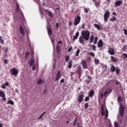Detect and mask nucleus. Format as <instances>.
<instances>
[{"label":"nucleus","instance_id":"nucleus-20","mask_svg":"<svg viewBox=\"0 0 127 127\" xmlns=\"http://www.w3.org/2000/svg\"><path fill=\"white\" fill-rule=\"evenodd\" d=\"M19 30H20V33H21V34L23 36H24L25 33H24V29L23 28V27H22V26H20L19 28Z\"/></svg>","mask_w":127,"mask_h":127},{"label":"nucleus","instance_id":"nucleus-58","mask_svg":"<svg viewBox=\"0 0 127 127\" xmlns=\"http://www.w3.org/2000/svg\"><path fill=\"white\" fill-rule=\"evenodd\" d=\"M8 85H9V83H8V82H6L4 84V86H6V87H8Z\"/></svg>","mask_w":127,"mask_h":127},{"label":"nucleus","instance_id":"nucleus-1","mask_svg":"<svg viewBox=\"0 0 127 127\" xmlns=\"http://www.w3.org/2000/svg\"><path fill=\"white\" fill-rule=\"evenodd\" d=\"M82 36L84 38L85 40L88 41L89 38H90V32L89 31H82Z\"/></svg>","mask_w":127,"mask_h":127},{"label":"nucleus","instance_id":"nucleus-43","mask_svg":"<svg viewBox=\"0 0 127 127\" xmlns=\"http://www.w3.org/2000/svg\"><path fill=\"white\" fill-rule=\"evenodd\" d=\"M103 69L104 71H107V69H108V66L107 65H103Z\"/></svg>","mask_w":127,"mask_h":127},{"label":"nucleus","instance_id":"nucleus-49","mask_svg":"<svg viewBox=\"0 0 127 127\" xmlns=\"http://www.w3.org/2000/svg\"><path fill=\"white\" fill-rule=\"evenodd\" d=\"M0 43H1V44H3L4 41H3V39H2L1 38V36H0Z\"/></svg>","mask_w":127,"mask_h":127},{"label":"nucleus","instance_id":"nucleus-11","mask_svg":"<svg viewBox=\"0 0 127 127\" xmlns=\"http://www.w3.org/2000/svg\"><path fill=\"white\" fill-rule=\"evenodd\" d=\"M77 73H78V75H79V78L81 77V74H82V69L80 66H78L77 67L76 70Z\"/></svg>","mask_w":127,"mask_h":127},{"label":"nucleus","instance_id":"nucleus-34","mask_svg":"<svg viewBox=\"0 0 127 127\" xmlns=\"http://www.w3.org/2000/svg\"><path fill=\"white\" fill-rule=\"evenodd\" d=\"M45 114H46V111H45L44 113H43L38 118L39 120H40V119H42V118H43V117H44V115H45Z\"/></svg>","mask_w":127,"mask_h":127},{"label":"nucleus","instance_id":"nucleus-7","mask_svg":"<svg viewBox=\"0 0 127 127\" xmlns=\"http://www.w3.org/2000/svg\"><path fill=\"white\" fill-rule=\"evenodd\" d=\"M47 29L48 30V35H49V36H51V35H52V34H53V33L52 32V29H51V26H50V25H49L47 27Z\"/></svg>","mask_w":127,"mask_h":127},{"label":"nucleus","instance_id":"nucleus-44","mask_svg":"<svg viewBox=\"0 0 127 127\" xmlns=\"http://www.w3.org/2000/svg\"><path fill=\"white\" fill-rule=\"evenodd\" d=\"M88 107H89V104H88V103H86L84 104L85 109H88Z\"/></svg>","mask_w":127,"mask_h":127},{"label":"nucleus","instance_id":"nucleus-14","mask_svg":"<svg viewBox=\"0 0 127 127\" xmlns=\"http://www.w3.org/2000/svg\"><path fill=\"white\" fill-rule=\"evenodd\" d=\"M60 78H61V72H60V71H58L56 75L55 81H58V80H59Z\"/></svg>","mask_w":127,"mask_h":127},{"label":"nucleus","instance_id":"nucleus-48","mask_svg":"<svg viewBox=\"0 0 127 127\" xmlns=\"http://www.w3.org/2000/svg\"><path fill=\"white\" fill-rule=\"evenodd\" d=\"M122 57H123V58H127V54L124 53L122 55Z\"/></svg>","mask_w":127,"mask_h":127},{"label":"nucleus","instance_id":"nucleus-62","mask_svg":"<svg viewBox=\"0 0 127 127\" xmlns=\"http://www.w3.org/2000/svg\"><path fill=\"white\" fill-rule=\"evenodd\" d=\"M126 49H127V46H124L123 48V50H124L125 51V50H126Z\"/></svg>","mask_w":127,"mask_h":127},{"label":"nucleus","instance_id":"nucleus-15","mask_svg":"<svg viewBox=\"0 0 127 127\" xmlns=\"http://www.w3.org/2000/svg\"><path fill=\"white\" fill-rule=\"evenodd\" d=\"M79 40L81 44H84L85 43V38L82 36L79 37Z\"/></svg>","mask_w":127,"mask_h":127},{"label":"nucleus","instance_id":"nucleus-2","mask_svg":"<svg viewBox=\"0 0 127 127\" xmlns=\"http://www.w3.org/2000/svg\"><path fill=\"white\" fill-rule=\"evenodd\" d=\"M126 108L125 107V106L123 105V104L120 103V108H119V112L120 114V117L121 118H123L124 116V114H125V110Z\"/></svg>","mask_w":127,"mask_h":127},{"label":"nucleus","instance_id":"nucleus-36","mask_svg":"<svg viewBox=\"0 0 127 127\" xmlns=\"http://www.w3.org/2000/svg\"><path fill=\"white\" fill-rule=\"evenodd\" d=\"M7 104H9L10 105H14V103L12 100H8Z\"/></svg>","mask_w":127,"mask_h":127},{"label":"nucleus","instance_id":"nucleus-32","mask_svg":"<svg viewBox=\"0 0 127 127\" xmlns=\"http://www.w3.org/2000/svg\"><path fill=\"white\" fill-rule=\"evenodd\" d=\"M94 26L98 29V30H101V26L98 24H94Z\"/></svg>","mask_w":127,"mask_h":127},{"label":"nucleus","instance_id":"nucleus-16","mask_svg":"<svg viewBox=\"0 0 127 127\" xmlns=\"http://www.w3.org/2000/svg\"><path fill=\"white\" fill-rule=\"evenodd\" d=\"M122 3H123V1L118 0L115 2V6H120V5H121V4Z\"/></svg>","mask_w":127,"mask_h":127},{"label":"nucleus","instance_id":"nucleus-60","mask_svg":"<svg viewBox=\"0 0 127 127\" xmlns=\"http://www.w3.org/2000/svg\"><path fill=\"white\" fill-rule=\"evenodd\" d=\"M124 34H125V35H127V29H124Z\"/></svg>","mask_w":127,"mask_h":127},{"label":"nucleus","instance_id":"nucleus-52","mask_svg":"<svg viewBox=\"0 0 127 127\" xmlns=\"http://www.w3.org/2000/svg\"><path fill=\"white\" fill-rule=\"evenodd\" d=\"M104 96H105V94H103V93H100V97H101V98H103L104 97Z\"/></svg>","mask_w":127,"mask_h":127},{"label":"nucleus","instance_id":"nucleus-24","mask_svg":"<svg viewBox=\"0 0 127 127\" xmlns=\"http://www.w3.org/2000/svg\"><path fill=\"white\" fill-rule=\"evenodd\" d=\"M111 61H112V62H118V58H117L114 56H111Z\"/></svg>","mask_w":127,"mask_h":127},{"label":"nucleus","instance_id":"nucleus-42","mask_svg":"<svg viewBox=\"0 0 127 127\" xmlns=\"http://www.w3.org/2000/svg\"><path fill=\"white\" fill-rule=\"evenodd\" d=\"M89 55L90 56H92V57H94L95 56V54L93 52H89Z\"/></svg>","mask_w":127,"mask_h":127},{"label":"nucleus","instance_id":"nucleus-17","mask_svg":"<svg viewBox=\"0 0 127 127\" xmlns=\"http://www.w3.org/2000/svg\"><path fill=\"white\" fill-rule=\"evenodd\" d=\"M56 52L57 54H59L61 52V49H60V46L59 45H57L56 46Z\"/></svg>","mask_w":127,"mask_h":127},{"label":"nucleus","instance_id":"nucleus-5","mask_svg":"<svg viewBox=\"0 0 127 127\" xmlns=\"http://www.w3.org/2000/svg\"><path fill=\"white\" fill-rule=\"evenodd\" d=\"M110 11L109 10H107L104 14V19L105 22H107L108 21V19H109V17H110Z\"/></svg>","mask_w":127,"mask_h":127},{"label":"nucleus","instance_id":"nucleus-28","mask_svg":"<svg viewBox=\"0 0 127 127\" xmlns=\"http://www.w3.org/2000/svg\"><path fill=\"white\" fill-rule=\"evenodd\" d=\"M117 68H116V67L115 66V65H113L111 66L110 70L112 72V73H114V72H115V71H116Z\"/></svg>","mask_w":127,"mask_h":127},{"label":"nucleus","instance_id":"nucleus-57","mask_svg":"<svg viewBox=\"0 0 127 127\" xmlns=\"http://www.w3.org/2000/svg\"><path fill=\"white\" fill-rule=\"evenodd\" d=\"M64 82H65V80L64 79V78H62L60 81V82L62 83H64Z\"/></svg>","mask_w":127,"mask_h":127},{"label":"nucleus","instance_id":"nucleus-12","mask_svg":"<svg viewBox=\"0 0 127 127\" xmlns=\"http://www.w3.org/2000/svg\"><path fill=\"white\" fill-rule=\"evenodd\" d=\"M103 46H104V43L103 42V40H99L97 44V47L100 48L101 47H103Z\"/></svg>","mask_w":127,"mask_h":127},{"label":"nucleus","instance_id":"nucleus-30","mask_svg":"<svg viewBox=\"0 0 127 127\" xmlns=\"http://www.w3.org/2000/svg\"><path fill=\"white\" fill-rule=\"evenodd\" d=\"M108 117H109V111L108 109H106L105 120H108Z\"/></svg>","mask_w":127,"mask_h":127},{"label":"nucleus","instance_id":"nucleus-25","mask_svg":"<svg viewBox=\"0 0 127 127\" xmlns=\"http://www.w3.org/2000/svg\"><path fill=\"white\" fill-rule=\"evenodd\" d=\"M111 93H112V89H109L108 90H107L104 92V96L106 97L107 95L111 94Z\"/></svg>","mask_w":127,"mask_h":127},{"label":"nucleus","instance_id":"nucleus-31","mask_svg":"<svg viewBox=\"0 0 127 127\" xmlns=\"http://www.w3.org/2000/svg\"><path fill=\"white\" fill-rule=\"evenodd\" d=\"M45 81L43 79H39L37 81V84H43V83H45Z\"/></svg>","mask_w":127,"mask_h":127},{"label":"nucleus","instance_id":"nucleus-6","mask_svg":"<svg viewBox=\"0 0 127 127\" xmlns=\"http://www.w3.org/2000/svg\"><path fill=\"white\" fill-rule=\"evenodd\" d=\"M10 72L12 76H16L18 74V71L15 68H12L10 69Z\"/></svg>","mask_w":127,"mask_h":127},{"label":"nucleus","instance_id":"nucleus-23","mask_svg":"<svg viewBox=\"0 0 127 127\" xmlns=\"http://www.w3.org/2000/svg\"><path fill=\"white\" fill-rule=\"evenodd\" d=\"M72 66H73V62L72 61H70L68 62V69H71L72 68Z\"/></svg>","mask_w":127,"mask_h":127},{"label":"nucleus","instance_id":"nucleus-54","mask_svg":"<svg viewBox=\"0 0 127 127\" xmlns=\"http://www.w3.org/2000/svg\"><path fill=\"white\" fill-rule=\"evenodd\" d=\"M32 69V70H33V71H34V70H35V69H36V65H33Z\"/></svg>","mask_w":127,"mask_h":127},{"label":"nucleus","instance_id":"nucleus-50","mask_svg":"<svg viewBox=\"0 0 127 127\" xmlns=\"http://www.w3.org/2000/svg\"><path fill=\"white\" fill-rule=\"evenodd\" d=\"M29 54V52H26L25 54V58L26 59L27 57H28V55Z\"/></svg>","mask_w":127,"mask_h":127},{"label":"nucleus","instance_id":"nucleus-45","mask_svg":"<svg viewBox=\"0 0 127 127\" xmlns=\"http://www.w3.org/2000/svg\"><path fill=\"white\" fill-rule=\"evenodd\" d=\"M110 21H115L116 20V17H113L112 18H110Z\"/></svg>","mask_w":127,"mask_h":127},{"label":"nucleus","instance_id":"nucleus-21","mask_svg":"<svg viewBox=\"0 0 127 127\" xmlns=\"http://www.w3.org/2000/svg\"><path fill=\"white\" fill-rule=\"evenodd\" d=\"M87 78L89 79H87L86 80V82L87 83V85H89V84H90V82H91V81H92V77L90 76V75H88L87 76Z\"/></svg>","mask_w":127,"mask_h":127},{"label":"nucleus","instance_id":"nucleus-18","mask_svg":"<svg viewBox=\"0 0 127 127\" xmlns=\"http://www.w3.org/2000/svg\"><path fill=\"white\" fill-rule=\"evenodd\" d=\"M89 97H94V95H95V92H94V90L92 89L90 91V92H89Z\"/></svg>","mask_w":127,"mask_h":127},{"label":"nucleus","instance_id":"nucleus-35","mask_svg":"<svg viewBox=\"0 0 127 127\" xmlns=\"http://www.w3.org/2000/svg\"><path fill=\"white\" fill-rule=\"evenodd\" d=\"M98 43V37L95 36L94 38V44L96 45Z\"/></svg>","mask_w":127,"mask_h":127},{"label":"nucleus","instance_id":"nucleus-63","mask_svg":"<svg viewBox=\"0 0 127 127\" xmlns=\"http://www.w3.org/2000/svg\"><path fill=\"white\" fill-rule=\"evenodd\" d=\"M115 127H119V124L117 123L115 124Z\"/></svg>","mask_w":127,"mask_h":127},{"label":"nucleus","instance_id":"nucleus-3","mask_svg":"<svg viewBox=\"0 0 127 127\" xmlns=\"http://www.w3.org/2000/svg\"><path fill=\"white\" fill-rule=\"evenodd\" d=\"M81 22V16H76L75 17L74 19L73 25L74 26H77Z\"/></svg>","mask_w":127,"mask_h":127},{"label":"nucleus","instance_id":"nucleus-33","mask_svg":"<svg viewBox=\"0 0 127 127\" xmlns=\"http://www.w3.org/2000/svg\"><path fill=\"white\" fill-rule=\"evenodd\" d=\"M64 58L65 59V62L66 63H68V61H69V60H70V57H69V56H65Z\"/></svg>","mask_w":127,"mask_h":127},{"label":"nucleus","instance_id":"nucleus-26","mask_svg":"<svg viewBox=\"0 0 127 127\" xmlns=\"http://www.w3.org/2000/svg\"><path fill=\"white\" fill-rule=\"evenodd\" d=\"M94 36L93 35H91L89 38V43H93L94 42Z\"/></svg>","mask_w":127,"mask_h":127},{"label":"nucleus","instance_id":"nucleus-40","mask_svg":"<svg viewBox=\"0 0 127 127\" xmlns=\"http://www.w3.org/2000/svg\"><path fill=\"white\" fill-rule=\"evenodd\" d=\"M94 63L95 64H99L100 63V61L98 59H95Z\"/></svg>","mask_w":127,"mask_h":127},{"label":"nucleus","instance_id":"nucleus-8","mask_svg":"<svg viewBox=\"0 0 127 127\" xmlns=\"http://www.w3.org/2000/svg\"><path fill=\"white\" fill-rule=\"evenodd\" d=\"M108 52L110 55H115V50L113 48H109Z\"/></svg>","mask_w":127,"mask_h":127},{"label":"nucleus","instance_id":"nucleus-10","mask_svg":"<svg viewBox=\"0 0 127 127\" xmlns=\"http://www.w3.org/2000/svg\"><path fill=\"white\" fill-rule=\"evenodd\" d=\"M81 63L84 69H87V68H88V64H87V62H86L85 60L82 61Z\"/></svg>","mask_w":127,"mask_h":127},{"label":"nucleus","instance_id":"nucleus-55","mask_svg":"<svg viewBox=\"0 0 127 127\" xmlns=\"http://www.w3.org/2000/svg\"><path fill=\"white\" fill-rule=\"evenodd\" d=\"M56 25L57 28V30H58V28H59V23H56Z\"/></svg>","mask_w":127,"mask_h":127},{"label":"nucleus","instance_id":"nucleus-19","mask_svg":"<svg viewBox=\"0 0 127 127\" xmlns=\"http://www.w3.org/2000/svg\"><path fill=\"white\" fill-rule=\"evenodd\" d=\"M79 35H80V34L78 31H77L74 36H73V41H75L76 39H78V37H79Z\"/></svg>","mask_w":127,"mask_h":127},{"label":"nucleus","instance_id":"nucleus-47","mask_svg":"<svg viewBox=\"0 0 127 127\" xmlns=\"http://www.w3.org/2000/svg\"><path fill=\"white\" fill-rule=\"evenodd\" d=\"M84 9V11L86 13H88V12H89V8H85Z\"/></svg>","mask_w":127,"mask_h":127},{"label":"nucleus","instance_id":"nucleus-53","mask_svg":"<svg viewBox=\"0 0 127 127\" xmlns=\"http://www.w3.org/2000/svg\"><path fill=\"white\" fill-rule=\"evenodd\" d=\"M72 49H73V47H70L68 50V52L70 53L71 51H72Z\"/></svg>","mask_w":127,"mask_h":127},{"label":"nucleus","instance_id":"nucleus-13","mask_svg":"<svg viewBox=\"0 0 127 127\" xmlns=\"http://www.w3.org/2000/svg\"><path fill=\"white\" fill-rule=\"evenodd\" d=\"M94 4L96 7H100V5H101V0H95Z\"/></svg>","mask_w":127,"mask_h":127},{"label":"nucleus","instance_id":"nucleus-39","mask_svg":"<svg viewBox=\"0 0 127 127\" xmlns=\"http://www.w3.org/2000/svg\"><path fill=\"white\" fill-rule=\"evenodd\" d=\"M16 11L18 13L19 12V5H18V3L16 4Z\"/></svg>","mask_w":127,"mask_h":127},{"label":"nucleus","instance_id":"nucleus-27","mask_svg":"<svg viewBox=\"0 0 127 127\" xmlns=\"http://www.w3.org/2000/svg\"><path fill=\"white\" fill-rule=\"evenodd\" d=\"M34 59H32L30 60V61L29 62V64L30 65V66H33V64H34Z\"/></svg>","mask_w":127,"mask_h":127},{"label":"nucleus","instance_id":"nucleus-46","mask_svg":"<svg viewBox=\"0 0 127 127\" xmlns=\"http://www.w3.org/2000/svg\"><path fill=\"white\" fill-rule=\"evenodd\" d=\"M115 71H116V74L119 75L120 74V68H117Z\"/></svg>","mask_w":127,"mask_h":127},{"label":"nucleus","instance_id":"nucleus-64","mask_svg":"<svg viewBox=\"0 0 127 127\" xmlns=\"http://www.w3.org/2000/svg\"><path fill=\"white\" fill-rule=\"evenodd\" d=\"M4 64H7V60H4Z\"/></svg>","mask_w":127,"mask_h":127},{"label":"nucleus","instance_id":"nucleus-9","mask_svg":"<svg viewBox=\"0 0 127 127\" xmlns=\"http://www.w3.org/2000/svg\"><path fill=\"white\" fill-rule=\"evenodd\" d=\"M0 97L2 98V101H6V98H5V94L3 92L0 90Z\"/></svg>","mask_w":127,"mask_h":127},{"label":"nucleus","instance_id":"nucleus-37","mask_svg":"<svg viewBox=\"0 0 127 127\" xmlns=\"http://www.w3.org/2000/svg\"><path fill=\"white\" fill-rule=\"evenodd\" d=\"M117 100H118V102H119V103H121V102H122V101H123V98H122V97L119 96L117 98Z\"/></svg>","mask_w":127,"mask_h":127},{"label":"nucleus","instance_id":"nucleus-61","mask_svg":"<svg viewBox=\"0 0 127 127\" xmlns=\"http://www.w3.org/2000/svg\"><path fill=\"white\" fill-rule=\"evenodd\" d=\"M77 121H78V118L76 117L75 119H74V123H77Z\"/></svg>","mask_w":127,"mask_h":127},{"label":"nucleus","instance_id":"nucleus-51","mask_svg":"<svg viewBox=\"0 0 127 127\" xmlns=\"http://www.w3.org/2000/svg\"><path fill=\"white\" fill-rule=\"evenodd\" d=\"M89 100H90V98H89V97H86L85 98V102H88V101H89Z\"/></svg>","mask_w":127,"mask_h":127},{"label":"nucleus","instance_id":"nucleus-59","mask_svg":"<svg viewBox=\"0 0 127 127\" xmlns=\"http://www.w3.org/2000/svg\"><path fill=\"white\" fill-rule=\"evenodd\" d=\"M73 24V23L72 22V21H69L68 22V25L69 26H71V25H72Z\"/></svg>","mask_w":127,"mask_h":127},{"label":"nucleus","instance_id":"nucleus-22","mask_svg":"<svg viewBox=\"0 0 127 127\" xmlns=\"http://www.w3.org/2000/svg\"><path fill=\"white\" fill-rule=\"evenodd\" d=\"M45 11L46 12H48L49 16H50V17H51V18H53V17H54V16H53V14H52V12L49 11L48 10L46 9Z\"/></svg>","mask_w":127,"mask_h":127},{"label":"nucleus","instance_id":"nucleus-4","mask_svg":"<svg viewBox=\"0 0 127 127\" xmlns=\"http://www.w3.org/2000/svg\"><path fill=\"white\" fill-rule=\"evenodd\" d=\"M84 100V92L81 91L79 96L78 99H77L78 103H79V104H81L82 102H83Z\"/></svg>","mask_w":127,"mask_h":127},{"label":"nucleus","instance_id":"nucleus-29","mask_svg":"<svg viewBox=\"0 0 127 127\" xmlns=\"http://www.w3.org/2000/svg\"><path fill=\"white\" fill-rule=\"evenodd\" d=\"M101 115L102 116H105V108L103 105H102L101 107Z\"/></svg>","mask_w":127,"mask_h":127},{"label":"nucleus","instance_id":"nucleus-56","mask_svg":"<svg viewBox=\"0 0 127 127\" xmlns=\"http://www.w3.org/2000/svg\"><path fill=\"white\" fill-rule=\"evenodd\" d=\"M81 28V29H85V24H82Z\"/></svg>","mask_w":127,"mask_h":127},{"label":"nucleus","instance_id":"nucleus-41","mask_svg":"<svg viewBox=\"0 0 127 127\" xmlns=\"http://www.w3.org/2000/svg\"><path fill=\"white\" fill-rule=\"evenodd\" d=\"M96 49H97V47L94 45H92V50H93V51H96Z\"/></svg>","mask_w":127,"mask_h":127},{"label":"nucleus","instance_id":"nucleus-38","mask_svg":"<svg viewBox=\"0 0 127 127\" xmlns=\"http://www.w3.org/2000/svg\"><path fill=\"white\" fill-rule=\"evenodd\" d=\"M79 54H80V49H78L76 52L75 56H77V57H78V56H79Z\"/></svg>","mask_w":127,"mask_h":127}]
</instances>
